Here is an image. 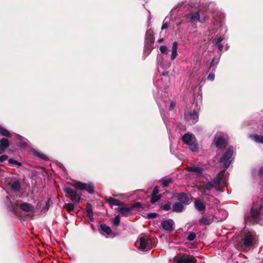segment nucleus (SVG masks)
Returning <instances> with one entry per match:
<instances>
[{
  "instance_id": "nucleus-1",
  "label": "nucleus",
  "mask_w": 263,
  "mask_h": 263,
  "mask_svg": "<svg viewBox=\"0 0 263 263\" xmlns=\"http://www.w3.org/2000/svg\"><path fill=\"white\" fill-rule=\"evenodd\" d=\"M182 139L183 144L187 145L192 152H198L199 144L194 134L191 133H186L182 137Z\"/></svg>"
},
{
  "instance_id": "nucleus-2",
  "label": "nucleus",
  "mask_w": 263,
  "mask_h": 263,
  "mask_svg": "<svg viewBox=\"0 0 263 263\" xmlns=\"http://www.w3.org/2000/svg\"><path fill=\"white\" fill-rule=\"evenodd\" d=\"M256 240V236L254 232H245L242 235L240 243L243 248L249 249L254 246Z\"/></svg>"
},
{
  "instance_id": "nucleus-3",
  "label": "nucleus",
  "mask_w": 263,
  "mask_h": 263,
  "mask_svg": "<svg viewBox=\"0 0 263 263\" xmlns=\"http://www.w3.org/2000/svg\"><path fill=\"white\" fill-rule=\"evenodd\" d=\"M263 214V204H253L251 211V217L252 221L263 225V219L261 216Z\"/></svg>"
},
{
  "instance_id": "nucleus-4",
  "label": "nucleus",
  "mask_w": 263,
  "mask_h": 263,
  "mask_svg": "<svg viewBox=\"0 0 263 263\" xmlns=\"http://www.w3.org/2000/svg\"><path fill=\"white\" fill-rule=\"evenodd\" d=\"M151 239L149 236L145 234H141L139 239L136 241V246L140 250L148 251L151 249Z\"/></svg>"
},
{
  "instance_id": "nucleus-5",
  "label": "nucleus",
  "mask_w": 263,
  "mask_h": 263,
  "mask_svg": "<svg viewBox=\"0 0 263 263\" xmlns=\"http://www.w3.org/2000/svg\"><path fill=\"white\" fill-rule=\"evenodd\" d=\"M153 43L154 37L153 31L151 29H149L146 31L145 37L144 54L145 56H147L151 53L153 49Z\"/></svg>"
},
{
  "instance_id": "nucleus-6",
  "label": "nucleus",
  "mask_w": 263,
  "mask_h": 263,
  "mask_svg": "<svg viewBox=\"0 0 263 263\" xmlns=\"http://www.w3.org/2000/svg\"><path fill=\"white\" fill-rule=\"evenodd\" d=\"M233 147H230L229 148H228L220 159V162L223 164L224 167L226 168L229 167L231 162H232V155L233 154Z\"/></svg>"
},
{
  "instance_id": "nucleus-7",
  "label": "nucleus",
  "mask_w": 263,
  "mask_h": 263,
  "mask_svg": "<svg viewBox=\"0 0 263 263\" xmlns=\"http://www.w3.org/2000/svg\"><path fill=\"white\" fill-rule=\"evenodd\" d=\"M222 182V179L220 177H217L211 181L208 182L203 187L202 191H201L203 194L206 191H209L214 188L216 185L220 184Z\"/></svg>"
},
{
  "instance_id": "nucleus-8",
  "label": "nucleus",
  "mask_w": 263,
  "mask_h": 263,
  "mask_svg": "<svg viewBox=\"0 0 263 263\" xmlns=\"http://www.w3.org/2000/svg\"><path fill=\"white\" fill-rule=\"evenodd\" d=\"M187 19H189V22L191 23H194L196 21H198L199 22L203 23L207 20L209 19L208 17H205L203 18L200 17V15L198 12H195L190 13L187 15Z\"/></svg>"
},
{
  "instance_id": "nucleus-9",
  "label": "nucleus",
  "mask_w": 263,
  "mask_h": 263,
  "mask_svg": "<svg viewBox=\"0 0 263 263\" xmlns=\"http://www.w3.org/2000/svg\"><path fill=\"white\" fill-rule=\"evenodd\" d=\"M185 119L189 122V124H194L198 119V116L195 111H190L185 112L184 114Z\"/></svg>"
},
{
  "instance_id": "nucleus-10",
  "label": "nucleus",
  "mask_w": 263,
  "mask_h": 263,
  "mask_svg": "<svg viewBox=\"0 0 263 263\" xmlns=\"http://www.w3.org/2000/svg\"><path fill=\"white\" fill-rule=\"evenodd\" d=\"M74 186L80 190H85L89 193L93 192L94 186L91 183H83L80 182H77L74 183Z\"/></svg>"
},
{
  "instance_id": "nucleus-11",
  "label": "nucleus",
  "mask_w": 263,
  "mask_h": 263,
  "mask_svg": "<svg viewBox=\"0 0 263 263\" xmlns=\"http://www.w3.org/2000/svg\"><path fill=\"white\" fill-rule=\"evenodd\" d=\"M163 230L168 232H172L174 230V222L171 219L163 220L161 223Z\"/></svg>"
},
{
  "instance_id": "nucleus-12",
  "label": "nucleus",
  "mask_w": 263,
  "mask_h": 263,
  "mask_svg": "<svg viewBox=\"0 0 263 263\" xmlns=\"http://www.w3.org/2000/svg\"><path fill=\"white\" fill-rule=\"evenodd\" d=\"M157 62L159 66L163 69H167L170 67L171 63L168 62L163 63V58L162 55L158 54L157 57Z\"/></svg>"
},
{
  "instance_id": "nucleus-13",
  "label": "nucleus",
  "mask_w": 263,
  "mask_h": 263,
  "mask_svg": "<svg viewBox=\"0 0 263 263\" xmlns=\"http://www.w3.org/2000/svg\"><path fill=\"white\" fill-rule=\"evenodd\" d=\"M214 141L216 146L219 149L223 148L226 145V140L222 136L216 137Z\"/></svg>"
},
{
  "instance_id": "nucleus-14",
  "label": "nucleus",
  "mask_w": 263,
  "mask_h": 263,
  "mask_svg": "<svg viewBox=\"0 0 263 263\" xmlns=\"http://www.w3.org/2000/svg\"><path fill=\"white\" fill-rule=\"evenodd\" d=\"M132 207L128 206H122L118 207L116 209V210L120 212V214L123 216H128L130 214V211L132 210Z\"/></svg>"
},
{
  "instance_id": "nucleus-15",
  "label": "nucleus",
  "mask_w": 263,
  "mask_h": 263,
  "mask_svg": "<svg viewBox=\"0 0 263 263\" xmlns=\"http://www.w3.org/2000/svg\"><path fill=\"white\" fill-rule=\"evenodd\" d=\"M10 145L9 140L6 138H2L0 141V154H2Z\"/></svg>"
},
{
  "instance_id": "nucleus-16",
  "label": "nucleus",
  "mask_w": 263,
  "mask_h": 263,
  "mask_svg": "<svg viewBox=\"0 0 263 263\" xmlns=\"http://www.w3.org/2000/svg\"><path fill=\"white\" fill-rule=\"evenodd\" d=\"M178 263H197L195 258L193 256H187L180 258Z\"/></svg>"
},
{
  "instance_id": "nucleus-17",
  "label": "nucleus",
  "mask_w": 263,
  "mask_h": 263,
  "mask_svg": "<svg viewBox=\"0 0 263 263\" xmlns=\"http://www.w3.org/2000/svg\"><path fill=\"white\" fill-rule=\"evenodd\" d=\"M178 200L179 202L183 204H188L189 203V195L185 194H180L178 196Z\"/></svg>"
},
{
  "instance_id": "nucleus-18",
  "label": "nucleus",
  "mask_w": 263,
  "mask_h": 263,
  "mask_svg": "<svg viewBox=\"0 0 263 263\" xmlns=\"http://www.w3.org/2000/svg\"><path fill=\"white\" fill-rule=\"evenodd\" d=\"M11 190L14 192H19L21 189V185L20 181L15 180L10 184Z\"/></svg>"
},
{
  "instance_id": "nucleus-19",
  "label": "nucleus",
  "mask_w": 263,
  "mask_h": 263,
  "mask_svg": "<svg viewBox=\"0 0 263 263\" xmlns=\"http://www.w3.org/2000/svg\"><path fill=\"white\" fill-rule=\"evenodd\" d=\"M21 209L25 212H31L33 211V206L28 203H23L20 205Z\"/></svg>"
},
{
  "instance_id": "nucleus-20",
  "label": "nucleus",
  "mask_w": 263,
  "mask_h": 263,
  "mask_svg": "<svg viewBox=\"0 0 263 263\" xmlns=\"http://www.w3.org/2000/svg\"><path fill=\"white\" fill-rule=\"evenodd\" d=\"M187 170L189 172L195 173L198 176H201L203 173V169L198 166L189 167Z\"/></svg>"
},
{
  "instance_id": "nucleus-21",
  "label": "nucleus",
  "mask_w": 263,
  "mask_h": 263,
  "mask_svg": "<svg viewBox=\"0 0 263 263\" xmlns=\"http://www.w3.org/2000/svg\"><path fill=\"white\" fill-rule=\"evenodd\" d=\"M213 220V219L212 217L207 216H203L199 219V222L200 224L209 225L212 222Z\"/></svg>"
},
{
  "instance_id": "nucleus-22",
  "label": "nucleus",
  "mask_w": 263,
  "mask_h": 263,
  "mask_svg": "<svg viewBox=\"0 0 263 263\" xmlns=\"http://www.w3.org/2000/svg\"><path fill=\"white\" fill-rule=\"evenodd\" d=\"M177 49L178 43L175 41L173 42L172 45V54L171 56V59L172 60H174L177 57L178 55Z\"/></svg>"
},
{
  "instance_id": "nucleus-23",
  "label": "nucleus",
  "mask_w": 263,
  "mask_h": 263,
  "mask_svg": "<svg viewBox=\"0 0 263 263\" xmlns=\"http://www.w3.org/2000/svg\"><path fill=\"white\" fill-rule=\"evenodd\" d=\"M183 208V205L179 202L175 203L172 206L173 211L175 212H181Z\"/></svg>"
},
{
  "instance_id": "nucleus-24",
  "label": "nucleus",
  "mask_w": 263,
  "mask_h": 263,
  "mask_svg": "<svg viewBox=\"0 0 263 263\" xmlns=\"http://www.w3.org/2000/svg\"><path fill=\"white\" fill-rule=\"evenodd\" d=\"M71 200L76 203H78L80 200L81 194L78 191H75L71 196Z\"/></svg>"
},
{
  "instance_id": "nucleus-25",
  "label": "nucleus",
  "mask_w": 263,
  "mask_h": 263,
  "mask_svg": "<svg viewBox=\"0 0 263 263\" xmlns=\"http://www.w3.org/2000/svg\"><path fill=\"white\" fill-rule=\"evenodd\" d=\"M195 208L199 211H204L205 209V206L204 204L200 200H197L195 202Z\"/></svg>"
},
{
  "instance_id": "nucleus-26",
  "label": "nucleus",
  "mask_w": 263,
  "mask_h": 263,
  "mask_svg": "<svg viewBox=\"0 0 263 263\" xmlns=\"http://www.w3.org/2000/svg\"><path fill=\"white\" fill-rule=\"evenodd\" d=\"M107 201L108 203L112 204L113 205H115L120 206V205H122L124 204L123 202L120 201L119 200L114 198H112V197H109L107 199Z\"/></svg>"
},
{
  "instance_id": "nucleus-27",
  "label": "nucleus",
  "mask_w": 263,
  "mask_h": 263,
  "mask_svg": "<svg viewBox=\"0 0 263 263\" xmlns=\"http://www.w3.org/2000/svg\"><path fill=\"white\" fill-rule=\"evenodd\" d=\"M250 137L257 143H263V136L254 134L251 135Z\"/></svg>"
},
{
  "instance_id": "nucleus-28",
  "label": "nucleus",
  "mask_w": 263,
  "mask_h": 263,
  "mask_svg": "<svg viewBox=\"0 0 263 263\" xmlns=\"http://www.w3.org/2000/svg\"><path fill=\"white\" fill-rule=\"evenodd\" d=\"M101 229L102 231L105 232L107 234L109 235L111 233V230L110 227L106 225L103 224L100 226Z\"/></svg>"
},
{
  "instance_id": "nucleus-29",
  "label": "nucleus",
  "mask_w": 263,
  "mask_h": 263,
  "mask_svg": "<svg viewBox=\"0 0 263 263\" xmlns=\"http://www.w3.org/2000/svg\"><path fill=\"white\" fill-rule=\"evenodd\" d=\"M0 134L6 137L10 138L11 137V134L9 133V132L6 129L0 127Z\"/></svg>"
},
{
  "instance_id": "nucleus-30",
  "label": "nucleus",
  "mask_w": 263,
  "mask_h": 263,
  "mask_svg": "<svg viewBox=\"0 0 263 263\" xmlns=\"http://www.w3.org/2000/svg\"><path fill=\"white\" fill-rule=\"evenodd\" d=\"M87 208L86 211L89 218L91 220H93V213H92V207L90 204H87Z\"/></svg>"
},
{
  "instance_id": "nucleus-31",
  "label": "nucleus",
  "mask_w": 263,
  "mask_h": 263,
  "mask_svg": "<svg viewBox=\"0 0 263 263\" xmlns=\"http://www.w3.org/2000/svg\"><path fill=\"white\" fill-rule=\"evenodd\" d=\"M157 102V104H158V105L159 106V109H160V111L161 114V115H162V111L164 110V108H166V102L164 101L163 104H162L160 101H159L158 100H156ZM162 116L163 117V115H162Z\"/></svg>"
},
{
  "instance_id": "nucleus-32",
  "label": "nucleus",
  "mask_w": 263,
  "mask_h": 263,
  "mask_svg": "<svg viewBox=\"0 0 263 263\" xmlns=\"http://www.w3.org/2000/svg\"><path fill=\"white\" fill-rule=\"evenodd\" d=\"M8 162L9 164L12 165H15L17 166L18 167H20L22 165V163L20 162H18L13 159H9L8 160Z\"/></svg>"
},
{
  "instance_id": "nucleus-33",
  "label": "nucleus",
  "mask_w": 263,
  "mask_h": 263,
  "mask_svg": "<svg viewBox=\"0 0 263 263\" xmlns=\"http://www.w3.org/2000/svg\"><path fill=\"white\" fill-rule=\"evenodd\" d=\"M171 203L168 202L162 205L161 208L165 211H168L171 209Z\"/></svg>"
},
{
  "instance_id": "nucleus-34",
  "label": "nucleus",
  "mask_w": 263,
  "mask_h": 263,
  "mask_svg": "<svg viewBox=\"0 0 263 263\" xmlns=\"http://www.w3.org/2000/svg\"><path fill=\"white\" fill-rule=\"evenodd\" d=\"M65 208L68 212H70L74 209V205L72 203L66 204Z\"/></svg>"
},
{
  "instance_id": "nucleus-35",
  "label": "nucleus",
  "mask_w": 263,
  "mask_h": 263,
  "mask_svg": "<svg viewBox=\"0 0 263 263\" xmlns=\"http://www.w3.org/2000/svg\"><path fill=\"white\" fill-rule=\"evenodd\" d=\"M161 198L160 195H152L151 198V203H154L158 200H159Z\"/></svg>"
},
{
  "instance_id": "nucleus-36",
  "label": "nucleus",
  "mask_w": 263,
  "mask_h": 263,
  "mask_svg": "<svg viewBox=\"0 0 263 263\" xmlns=\"http://www.w3.org/2000/svg\"><path fill=\"white\" fill-rule=\"evenodd\" d=\"M172 180L170 178L163 180L162 181V185H163V187L167 186L172 182Z\"/></svg>"
},
{
  "instance_id": "nucleus-37",
  "label": "nucleus",
  "mask_w": 263,
  "mask_h": 263,
  "mask_svg": "<svg viewBox=\"0 0 263 263\" xmlns=\"http://www.w3.org/2000/svg\"><path fill=\"white\" fill-rule=\"evenodd\" d=\"M196 235L194 232H191L187 236V239L189 241H193L196 238Z\"/></svg>"
},
{
  "instance_id": "nucleus-38",
  "label": "nucleus",
  "mask_w": 263,
  "mask_h": 263,
  "mask_svg": "<svg viewBox=\"0 0 263 263\" xmlns=\"http://www.w3.org/2000/svg\"><path fill=\"white\" fill-rule=\"evenodd\" d=\"M160 50L162 53H167L168 48L165 45H161L160 46Z\"/></svg>"
},
{
  "instance_id": "nucleus-39",
  "label": "nucleus",
  "mask_w": 263,
  "mask_h": 263,
  "mask_svg": "<svg viewBox=\"0 0 263 263\" xmlns=\"http://www.w3.org/2000/svg\"><path fill=\"white\" fill-rule=\"evenodd\" d=\"M35 155L38 156L39 157L41 158L42 159H44L45 160H47L48 157L44 154L40 153L39 152H36L35 153Z\"/></svg>"
},
{
  "instance_id": "nucleus-40",
  "label": "nucleus",
  "mask_w": 263,
  "mask_h": 263,
  "mask_svg": "<svg viewBox=\"0 0 263 263\" xmlns=\"http://www.w3.org/2000/svg\"><path fill=\"white\" fill-rule=\"evenodd\" d=\"M120 218L119 215H117L114 219V224L116 226H118L120 224Z\"/></svg>"
},
{
  "instance_id": "nucleus-41",
  "label": "nucleus",
  "mask_w": 263,
  "mask_h": 263,
  "mask_svg": "<svg viewBox=\"0 0 263 263\" xmlns=\"http://www.w3.org/2000/svg\"><path fill=\"white\" fill-rule=\"evenodd\" d=\"M64 191L66 193L70 194V196L75 192L72 189H71L70 187H65L64 189Z\"/></svg>"
},
{
  "instance_id": "nucleus-42",
  "label": "nucleus",
  "mask_w": 263,
  "mask_h": 263,
  "mask_svg": "<svg viewBox=\"0 0 263 263\" xmlns=\"http://www.w3.org/2000/svg\"><path fill=\"white\" fill-rule=\"evenodd\" d=\"M224 39V37L223 36H219L218 38H215L214 40V42L215 44L220 43Z\"/></svg>"
},
{
  "instance_id": "nucleus-43",
  "label": "nucleus",
  "mask_w": 263,
  "mask_h": 263,
  "mask_svg": "<svg viewBox=\"0 0 263 263\" xmlns=\"http://www.w3.org/2000/svg\"><path fill=\"white\" fill-rule=\"evenodd\" d=\"M214 79H215V74L214 73H210L207 78L208 80L210 81H214Z\"/></svg>"
},
{
  "instance_id": "nucleus-44",
  "label": "nucleus",
  "mask_w": 263,
  "mask_h": 263,
  "mask_svg": "<svg viewBox=\"0 0 263 263\" xmlns=\"http://www.w3.org/2000/svg\"><path fill=\"white\" fill-rule=\"evenodd\" d=\"M159 190L158 186H155L154 188V190L153 191L152 195H154V196L158 195V194L159 193Z\"/></svg>"
},
{
  "instance_id": "nucleus-45",
  "label": "nucleus",
  "mask_w": 263,
  "mask_h": 263,
  "mask_svg": "<svg viewBox=\"0 0 263 263\" xmlns=\"http://www.w3.org/2000/svg\"><path fill=\"white\" fill-rule=\"evenodd\" d=\"M8 158V156L5 155H3V156L0 157V162H3V161H4L6 160H7Z\"/></svg>"
},
{
  "instance_id": "nucleus-46",
  "label": "nucleus",
  "mask_w": 263,
  "mask_h": 263,
  "mask_svg": "<svg viewBox=\"0 0 263 263\" xmlns=\"http://www.w3.org/2000/svg\"><path fill=\"white\" fill-rule=\"evenodd\" d=\"M176 106V103L175 102H173V101H172L171 102V104H170V107H169V109L170 110H172L174 107H175Z\"/></svg>"
},
{
  "instance_id": "nucleus-47",
  "label": "nucleus",
  "mask_w": 263,
  "mask_h": 263,
  "mask_svg": "<svg viewBox=\"0 0 263 263\" xmlns=\"http://www.w3.org/2000/svg\"><path fill=\"white\" fill-rule=\"evenodd\" d=\"M221 212L224 215V216L222 218H219L218 219V220H220V221L225 219L227 217V215H228V214L226 211H222Z\"/></svg>"
},
{
  "instance_id": "nucleus-48",
  "label": "nucleus",
  "mask_w": 263,
  "mask_h": 263,
  "mask_svg": "<svg viewBox=\"0 0 263 263\" xmlns=\"http://www.w3.org/2000/svg\"><path fill=\"white\" fill-rule=\"evenodd\" d=\"M8 207H10V208H11L13 210L16 212V205H14L11 202L10 203V204H8Z\"/></svg>"
},
{
  "instance_id": "nucleus-49",
  "label": "nucleus",
  "mask_w": 263,
  "mask_h": 263,
  "mask_svg": "<svg viewBox=\"0 0 263 263\" xmlns=\"http://www.w3.org/2000/svg\"><path fill=\"white\" fill-rule=\"evenodd\" d=\"M157 214L155 213H149L147 215V216L151 218H154L156 217Z\"/></svg>"
},
{
  "instance_id": "nucleus-50",
  "label": "nucleus",
  "mask_w": 263,
  "mask_h": 263,
  "mask_svg": "<svg viewBox=\"0 0 263 263\" xmlns=\"http://www.w3.org/2000/svg\"><path fill=\"white\" fill-rule=\"evenodd\" d=\"M216 44L218 46V49H219V50L221 51L222 50L223 47V45L222 44H221L220 43Z\"/></svg>"
},
{
  "instance_id": "nucleus-51",
  "label": "nucleus",
  "mask_w": 263,
  "mask_h": 263,
  "mask_svg": "<svg viewBox=\"0 0 263 263\" xmlns=\"http://www.w3.org/2000/svg\"><path fill=\"white\" fill-rule=\"evenodd\" d=\"M168 26L166 23H164L162 26L161 29L162 30L166 29L168 28Z\"/></svg>"
},
{
  "instance_id": "nucleus-52",
  "label": "nucleus",
  "mask_w": 263,
  "mask_h": 263,
  "mask_svg": "<svg viewBox=\"0 0 263 263\" xmlns=\"http://www.w3.org/2000/svg\"><path fill=\"white\" fill-rule=\"evenodd\" d=\"M218 61H217L215 62V59H213L211 63V67L215 66V65H216L218 63Z\"/></svg>"
},
{
  "instance_id": "nucleus-53",
  "label": "nucleus",
  "mask_w": 263,
  "mask_h": 263,
  "mask_svg": "<svg viewBox=\"0 0 263 263\" xmlns=\"http://www.w3.org/2000/svg\"><path fill=\"white\" fill-rule=\"evenodd\" d=\"M259 174L260 175H263V166L261 167L259 170Z\"/></svg>"
},
{
  "instance_id": "nucleus-54",
  "label": "nucleus",
  "mask_w": 263,
  "mask_h": 263,
  "mask_svg": "<svg viewBox=\"0 0 263 263\" xmlns=\"http://www.w3.org/2000/svg\"><path fill=\"white\" fill-rule=\"evenodd\" d=\"M168 72L165 71H164L162 72V75L164 76H166L168 75Z\"/></svg>"
},
{
  "instance_id": "nucleus-55",
  "label": "nucleus",
  "mask_w": 263,
  "mask_h": 263,
  "mask_svg": "<svg viewBox=\"0 0 263 263\" xmlns=\"http://www.w3.org/2000/svg\"><path fill=\"white\" fill-rule=\"evenodd\" d=\"M163 39H161L158 40V43H161L163 41Z\"/></svg>"
}]
</instances>
